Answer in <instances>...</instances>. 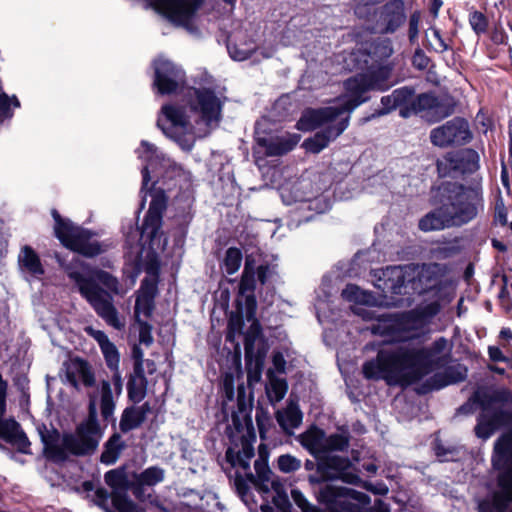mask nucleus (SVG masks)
<instances>
[{
  "instance_id": "obj_1",
  "label": "nucleus",
  "mask_w": 512,
  "mask_h": 512,
  "mask_svg": "<svg viewBox=\"0 0 512 512\" xmlns=\"http://www.w3.org/2000/svg\"><path fill=\"white\" fill-rule=\"evenodd\" d=\"M375 87L366 75H358L345 82L346 93L337 98L332 106L306 110L297 122V128L311 131L326 126V130L306 139L303 147L311 153H319L326 148L348 127L349 117L339 118L340 115L353 111L365 101L362 95Z\"/></svg>"
},
{
  "instance_id": "obj_2",
  "label": "nucleus",
  "mask_w": 512,
  "mask_h": 512,
  "mask_svg": "<svg viewBox=\"0 0 512 512\" xmlns=\"http://www.w3.org/2000/svg\"><path fill=\"white\" fill-rule=\"evenodd\" d=\"M97 397L100 398L103 417L108 418L112 414L114 404L110 384L103 381L98 394L91 397L88 419L79 424L74 433L60 434L57 430L46 427L39 429L47 458L61 462L70 456H87L96 451L102 438V432L96 420Z\"/></svg>"
},
{
  "instance_id": "obj_3",
  "label": "nucleus",
  "mask_w": 512,
  "mask_h": 512,
  "mask_svg": "<svg viewBox=\"0 0 512 512\" xmlns=\"http://www.w3.org/2000/svg\"><path fill=\"white\" fill-rule=\"evenodd\" d=\"M236 433L231 434L233 445L227 449L226 459L232 467L241 469L248 480L265 498H271L272 502L281 510H286L290 504L283 484L274 477L267 459L260 457L254 463L256 475L250 471V460L254 456V443L256 434L251 420L244 416L241 421L238 416L232 417Z\"/></svg>"
},
{
  "instance_id": "obj_4",
  "label": "nucleus",
  "mask_w": 512,
  "mask_h": 512,
  "mask_svg": "<svg viewBox=\"0 0 512 512\" xmlns=\"http://www.w3.org/2000/svg\"><path fill=\"white\" fill-rule=\"evenodd\" d=\"M143 161V190L151 197L148 212L142 225V236L155 242L162 226V216L167 207V197L161 188H155V182L174 179L182 174V169L170 158L160 154L148 142H142L136 150Z\"/></svg>"
},
{
  "instance_id": "obj_5",
  "label": "nucleus",
  "mask_w": 512,
  "mask_h": 512,
  "mask_svg": "<svg viewBox=\"0 0 512 512\" xmlns=\"http://www.w3.org/2000/svg\"><path fill=\"white\" fill-rule=\"evenodd\" d=\"M434 356L427 349L385 347L362 368L365 378L385 380L389 385H409L432 370Z\"/></svg>"
},
{
  "instance_id": "obj_6",
  "label": "nucleus",
  "mask_w": 512,
  "mask_h": 512,
  "mask_svg": "<svg viewBox=\"0 0 512 512\" xmlns=\"http://www.w3.org/2000/svg\"><path fill=\"white\" fill-rule=\"evenodd\" d=\"M57 260L96 313L111 326L117 329L123 327L124 324L119 320L111 302L112 295L120 294L118 280L105 271L97 270L88 275L82 274L77 268H83V263L76 257L70 263H66L60 257H57Z\"/></svg>"
},
{
  "instance_id": "obj_7",
  "label": "nucleus",
  "mask_w": 512,
  "mask_h": 512,
  "mask_svg": "<svg viewBox=\"0 0 512 512\" xmlns=\"http://www.w3.org/2000/svg\"><path fill=\"white\" fill-rule=\"evenodd\" d=\"M375 287L390 294L423 293L439 284L440 268L436 264L393 266L374 271Z\"/></svg>"
},
{
  "instance_id": "obj_8",
  "label": "nucleus",
  "mask_w": 512,
  "mask_h": 512,
  "mask_svg": "<svg viewBox=\"0 0 512 512\" xmlns=\"http://www.w3.org/2000/svg\"><path fill=\"white\" fill-rule=\"evenodd\" d=\"M492 463L500 471L498 490L479 504V512H505L512 503V433L496 442Z\"/></svg>"
},
{
  "instance_id": "obj_9",
  "label": "nucleus",
  "mask_w": 512,
  "mask_h": 512,
  "mask_svg": "<svg viewBox=\"0 0 512 512\" xmlns=\"http://www.w3.org/2000/svg\"><path fill=\"white\" fill-rule=\"evenodd\" d=\"M477 208L465 193L459 194L455 202L445 203L440 208L426 214L419 221V228L424 232L442 230L454 225H462L472 220Z\"/></svg>"
},
{
  "instance_id": "obj_10",
  "label": "nucleus",
  "mask_w": 512,
  "mask_h": 512,
  "mask_svg": "<svg viewBox=\"0 0 512 512\" xmlns=\"http://www.w3.org/2000/svg\"><path fill=\"white\" fill-rule=\"evenodd\" d=\"M52 215L56 221V236L65 247L88 257L101 252L99 243L93 239L90 231L62 220L56 211H53Z\"/></svg>"
},
{
  "instance_id": "obj_11",
  "label": "nucleus",
  "mask_w": 512,
  "mask_h": 512,
  "mask_svg": "<svg viewBox=\"0 0 512 512\" xmlns=\"http://www.w3.org/2000/svg\"><path fill=\"white\" fill-rule=\"evenodd\" d=\"M157 124L160 129L179 146L189 151L194 146L195 137L189 128L187 116L181 109L172 105H163L158 116Z\"/></svg>"
},
{
  "instance_id": "obj_12",
  "label": "nucleus",
  "mask_w": 512,
  "mask_h": 512,
  "mask_svg": "<svg viewBox=\"0 0 512 512\" xmlns=\"http://www.w3.org/2000/svg\"><path fill=\"white\" fill-rule=\"evenodd\" d=\"M188 96L191 110L199 115L206 126L203 133L217 126L221 116V102L214 93L207 89H189Z\"/></svg>"
},
{
  "instance_id": "obj_13",
  "label": "nucleus",
  "mask_w": 512,
  "mask_h": 512,
  "mask_svg": "<svg viewBox=\"0 0 512 512\" xmlns=\"http://www.w3.org/2000/svg\"><path fill=\"white\" fill-rule=\"evenodd\" d=\"M319 497L329 506H339L345 512H363L370 503L366 494L343 487L326 486L320 491Z\"/></svg>"
},
{
  "instance_id": "obj_14",
  "label": "nucleus",
  "mask_w": 512,
  "mask_h": 512,
  "mask_svg": "<svg viewBox=\"0 0 512 512\" xmlns=\"http://www.w3.org/2000/svg\"><path fill=\"white\" fill-rule=\"evenodd\" d=\"M299 441L316 458H321L327 452L342 451L349 443L345 435L333 434L326 437L322 430L315 427L301 434Z\"/></svg>"
},
{
  "instance_id": "obj_15",
  "label": "nucleus",
  "mask_w": 512,
  "mask_h": 512,
  "mask_svg": "<svg viewBox=\"0 0 512 512\" xmlns=\"http://www.w3.org/2000/svg\"><path fill=\"white\" fill-rule=\"evenodd\" d=\"M154 83L161 94L177 93L184 87L185 73L181 67L170 60L158 58L155 62Z\"/></svg>"
},
{
  "instance_id": "obj_16",
  "label": "nucleus",
  "mask_w": 512,
  "mask_h": 512,
  "mask_svg": "<svg viewBox=\"0 0 512 512\" xmlns=\"http://www.w3.org/2000/svg\"><path fill=\"white\" fill-rule=\"evenodd\" d=\"M430 138L434 145L444 147L468 142L471 138V132L467 121L456 118L433 129Z\"/></svg>"
},
{
  "instance_id": "obj_17",
  "label": "nucleus",
  "mask_w": 512,
  "mask_h": 512,
  "mask_svg": "<svg viewBox=\"0 0 512 512\" xmlns=\"http://www.w3.org/2000/svg\"><path fill=\"white\" fill-rule=\"evenodd\" d=\"M105 481L111 489L112 505L118 512H128V473L124 467L105 474Z\"/></svg>"
},
{
  "instance_id": "obj_18",
  "label": "nucleus",
  "mask_w": 512,
  "mask_h": 512,
  "mask_svg": "<svg viewBox=\"0 0 512 512\" xmlns=\"http://www.w3.org/2000/svg\"><path fill=\"white\" fill-rule=\"evenodd\" d=\"M156 8L172 22L180 25L186 24L197 7L198 0H156Z\"/></svg>"
},
{
  "instance_id": "obj_19",
  "label": "nucleus",
  "mask_w": 512,
  "mask_h": 512,
  "mask_svg": "<svg viewBox=\"0 0 512 512\" xmlns=\"http://www.w3.org/2000/svg\"><path fill=\"white\" fill-rule=\"evenodd\" d=\"M318 470L328 479H341L347 483H357L360 479L352 472H347L351 463L348 458L328 456L319 458Z\"/></svg>"
},
{
  "instance_id": "obj_20",
  "label": "nucleus",
  "mask_w": 512,
  "mask_h": 512,
  "mask_svg": "<svg viewBox=\"0 0 512 512\" xmlns=\"http://www.w3.org/2000/svg\"><path fill=\"white\" fill-rule=\"evenodd\" d=\"M134 362V373L135 376L130 381V400L139 401L142 400L146 393L147 381L145 378L144 364L146 365L147 371L151 373L154 370V364L149 360H143V355L138 348L133 350Z\"/></svg>"
},
{
  "instance_id": "obj_21",
  "label": "nucleus",
  "mask_w": 512,
  "mask_h": 512,
  "mask_svg": "<svg viewBox=\"0 0 512 512\" xmlns=\"http://www.w3.org/2000/svg\"><path fill=\"white\" fill-rule=\"evenodd\" d=\"M157 293L156 279L144 280L135 303V317L140 322L141 317L148 318L154 307V298Z\"/></svg>"
},
{
  "instance_id": "obj_22",
  "label": "nucleus",
  "mask_w": 512,
  "mask_h": 512,
  "mask_svg": "<svg viewBox=\"0 0 512 512\" xmlns=\"http://www.w3.org/2000/svg\"><path fill=\"white\" fill-rule=\"evenodd\" d=\"M18 267L27 279H41L45 273L40 257L28 245L23 246L18 254Z\"/></svg>"
},
{
  "instance_id": "obj_23",
  "label": "nucleus",
  "mask_w": 512,
  "mask_h": 512,
  "mask_svg": "<svg viewBox=\"0 0 512 512\" xmlns=\"http://www.w3.org/2000/svg\"><path fill=\"white\" fill-rule=\"evenodd\" d=\"M412 110L431 118H444L449 114L439 100L428 93L420 94L413 100Z\"/></svg>"
},
{
  "instance_id": "obj_24",
  "label": "nucleus",
  "mask_w": 512,
  "mask_h": 512,
  "mask_svg": "<svg viewBox=\"0 0 512 512\" xmlns=\"http://www.w3.org/2000/svg\"><path fill=\"white\" fill-rule=\"evenodd\" d=\"M300 136L297 134L286 133L281 136L270 139H259L258 143L266 148V154L269 156H278L291 151L299 142Z\"/></svg>"
},
{
  "instance_id": "obj_25",
  "label": "nucleus",
  "mask_w": 512,
  "mask_h": 512,
  "mask_svg": "<svg viewBox=\"0 0 512 512\" xmlns=\"http://www.w3.org/2000/svg\"><path fill=\"white\" fill-rule=\"evenodd\" d=\"M276 419L285 432L291 433L301 424L302 413L295 403L290 402L285 409L277 411Z\"/></svg>"
},
{
  "instance_id": "obj_26",
  "label": "nucleus",
  "mask_w": 512,
  "mask_h": 512,
  "mask_svg": "<svg viewBox=\"0 0 512 512\" xmlns=\"http://www.w3.org/2000/svg\"><path fill=\"white\" fill-rule=\"evenodd\" d=\"M67 378L75 387H77L78 382H82L85 386H91L94 383V376L89 365L82 360H75L69 365Z\"/></svg>"
},
{
  "instance_id": "obj_27",
  "label": "nucleus",
  "mask_w": 512,
  "mask_h": 512,
  "mask_svg": "<svg viewBox=\"0 0 512 512\" xmlns=\"http://www.w3.org/2000/svg\"><path fill=\"white\" fill-rule=\"evenodd\" d=\"M124 449L125 443L118 434H114L105 446L101 461L108 465L115 463Z\"/></svg>"
},
{
  "instance_id": "obj_28",
  "label": "nucleus",
  "mask_w": 512,
  "mask_h": 512,
  "mask_svg": "<svg viewBox=\"0 0 512 512\" xmlns=\"http://www.w3.org/2000/svg\"><path fill=\"white\" fill-rule=\"evenodd\" d=\"M342 297L349 302L364 304V305H375L376 301L374 297L360 289L356 285H347L346 288L342 291Z\"/></svg>"
},
{
  "instance_id": "obj_29",
  "label": "nucleus",
  "mask_w": 512,
  "mask_h": 512,
  "mask_svg": "<svg viewBox=\"0 0 512 512\" xmlns=\"http://www.w3.org/2000/svg\"><path fill=\"white\" fill-rule=\"evenodd\" d=\"M467 376V370L461 365H455L450 367L446 371V378L440 382H435L430 386V389H440L446 385L457 383L462 381Z\"/></svg>"
},
{
  "instance_id": "obj_30",
  "label": "nucleus",
  "mask_w": 512,
  "mask_h": 512,
  "mask_svg": "<svg viewBox=\"0 0 512 512\" xmlns=\"http://www.w3.org/2000/svg\"><path fill=\"white\" fill-rule=\"evenodd\" d=\"M287 383L282 378L270 377L267 395L272 402L281 401L287 393Z\"/></svg>"
},
{
  "instance_id": "obj_31",
  "label": "nucleus",
  "mask_w": 512,
  "mask_h": 512,
  "mask_svg": "<svg viewBox=\"0 0 512 512\" xmlns=\"http://www.w3.org/2000/svg\"><path fill=\"white\" fill-rule=\"evenodd\" d=\"M242 262V253L238 248L231 247L226 251L224 268L228 274L236 273Z\"/></svg>"
},
{
  "instance_id": "obj_32",
  "label": "nucleus",
  "mask_w": 512,
  "mask_h": 512,
  "mask_svg": "<svg viewBox=\"0 0 512 512\" xmlns=\"http://www.w3.org/2000/svg\"><path fill=\"white\" fill-rule=\"evenodd\" d=\"M141 485L153 486L164 479V471L158 467H150L136 477Z\"/></svg>"
},
{
  "instance_id": "obj_33",
  "label": "nucleus",
  "mask_w": 512,
  "mask_h": 512,
  "mask_svg": "<svg viewBox=\"0 0 512 512\" xmlns=\"http://www.w3.org/2000/svg\"><path fill=\"white\" fill-rule=\"evenodd\" d=\"M469 23L476 34H483L487 31L488 20L486 16L479 11H472L470 13Z\"/></svg>"
},
{
  "instance_id": "obj_34",
  "label": "nucleus",
  "mask_w": 512,
  "mask_h": 512,
  "mask_svg": "<svg viewBox=\"0 0 512 512\" xmlns=\"http://www.w3.org/2000/svg\"><path fill=\"white\" fill-rule=\"evenodd\" d=\"M278 467L284 473L294 472L301 467V461L289 454L281 455L278 458Z\"/></svg>"
},
{
  "instance_id": "obj_35",
  "label": "nucleus",
  "mask_w": 512,
  "mask_h": 512,
  "mask_svg": "<svg viewBox=\"0 0 512 512\" xmlns=\"http://www.w3.org/2000/svg\"><path fill=\"white\" fill-rule=\"evenodd\" d=\"M13 104L14 107H19L20 103L18 99L13 96L9 98L5 93L0 94V123H2L6 118L11 117L9 106Z\"/></svg>"
},
{
  "instance_id": "obj_36",
  "label": "nucleus",
  "mask_w": 512,
  "mask_h": 512,
  "mask_svg": "<svg viewBox=\"0 0 512 512\" xmlns=\"http://www.w3.org/2000/svg\"><path fill=\"white\" fill-rule=\"evenodd\" d=\"M102 353L105 357V360L107 362V365L113 369L117 370L119 365V354L118 351L113 343H110L107 345V347L103 348Z\"/></svg>"
},
{
  "instance_id": "obj_37",
  "label": "nucleus",
  "mask_w": 512,
  "mask_h": 512,
  "mask_svg": "<svg viewBox=\"0 0 512 512\" xmlns=\"http://www.w3.org/2000/svg\"><path fill=\"white\" fill-rule=\"evenodd\" d=\"M495 429L496 426L493 423L486 421L483 417L479 420L475 431L478 437L487 439L493 434Z\"/></svg>"
},
{
  "instance_id": "obj_38",
  "label": "nucleus",
  "mask_w": 512,
  "mask_h": 512,
  "mask_svg": "<svg viewBox=\"0 0 512 512\" xmlns=\"http://www.w3.org/2000/svg\"><path fill=\"white\" fill-rule=\"evenodd\" d=\"M11 440L18 447L19 451L25 454L30 453V441L23 431L17 429L12 435Z\"/></svg>"
},
{
  "instance_id": "obj_39",
  "label": "nucleus",
  "mask_w": 512,
  "mask_h": 512,
  "mask_svg": "<svg viewBox=\"0 0 512 512\" xmlns=\"http://www.w3.org/2000/svg\"><path fill=\"white\" fill-rule=\"evenodd\" d=\"M291 496L294 502L303 512H319L317 508L311 506L304 495L299 490H292Z\"/></svg>"
},
{
  "instance_id": "obj_40",
  "label": "nucleus",
  "mask_w": 512,
  "mask_h": 512,
  "mask_svg": "<svg viewBox=\"0 0 512 512\" xmlns=\"http://www.w3.org/2000/svg\"><path fill=\"white\" fill-rule=\"evenodd\" d=\"M228 51L234 60L243 61L250 56L251 52L253 51V47L239 49L236 45L228 44Z\"/></svg>"
},
{
  "instance_id": "obj_41",
  "label": "nucleus",
  "mask_w": 512,
  "mask_h": 512,
  "mask_svg": "<svg viewBox=\"0 0 512 512\" xmlns=\"http://www.w3.org/2000/svg\"><path fill=\"white\" fill-rule=\"evenodd\" d=\"M146 416L145 404L133 409H130V429L138 426Z\"/></svg>"
},
{
  "instance_id": "obj_42",
  "label": "nucleus",
  "mask_w": 512,
  "mask_h": 512,
  "mask_svg": "<svg viewBox=\"0 0 512 512\" xmlns=\"http://www.w3.org/2000/svg\"><path fill=\"white\" fill-rule=\"evenodd\" d=\"M249 483L251 482L248 480L247 476L244 473L242 475L241 472H236L234 484L241 497L246 496L249 490Z\"/></svg>"
},
{
  "instance_id": "obj_43",
  "label": "nucleus",
  "mask_w": 512,
  "mask_h": 512,
  "mask_svg": "<svg viewBox=\"0 0 512 512\" xmlns=\"http://www.w3.org/2000/svg\"><path fill=\"white\" fill-rule=\"evenodd\" d=\"M85 331L98 342L101 350L111 343L107 335L101 330L94 329L93 327H86Z\"/></svg>"
},
{
  "instance_id": "obj_44",
  "label": "nucleus",
  "mask_w": 512,
  "mask_h": 512,
  "mask_svg": "<svg viewBox=\"0 0 512 512\" xmlns=\"http://www.w3.org/2000/svg\"><path fill=\"white\" fill-rule=\"evenodd\" d=\"M138 323L140 325V330H139L140 342L145 345H150L153 341V337L151 334V326L148 325L146 322H143L142 320H140V322H138Z\"/></svg>"
},
{
  "instance_id": "obj_45",
  "label": "nucleus",
  "mask_w": 512,
  "mask_h": 512,
  "mask_svg": "<svg viewBox=\"0 0 512 512\" xmlns=\"http://www.w3.org/2000/svg\"><path fill=\"white\" fill-rule=\"evenodd\" d=\"M234 376L230 373L225 374L223 378V389L228 400H232L234 397Z\"/></svg>"
},
{
  "instance_id": "obj_46",
  "label": "nucleus",
  "mask_w": 512,
  "mask_h": 512,
  "mask_svg": "<svg viewBox=\"0 0 512 512\" xmlns=\"http://www.w3.org/2000/svg\"><path fill=\"white\" fill-rule=\"evenodd\" d=\"M8 384L3 380L0 375V418L5 414L6 411V392Z\"/></svg>"
},
{
  "instance_id": "obj_47",
  "label": "nucleus",
  "mask_w": 512,
  "mask_h": 512,
  "mask_svg": "<svg viewBox=\"0 0 512 512\" xmlns=\"http://www.w3.org/2000/svg\"><path fill=\"white\" fill-rule=\"evenodd\" d=\"M495 219L502 225H505L507 222V213L502 203L496 206Z\"/></svg>"
},
{
  "instance_id": "obj_48",
  "label": "nucleus",
  "mask_w": 512,
  "mask_h": 512,
  "mask_svg": "<svg viewBox=\"0 0 512 512\" xmlns=\"http://www.w3.org/2000/svg\"><path fill=\"white\" fill-rule=\"evenodd\" d=\"M413 63L415 66H417L420 69L426 68L428 65V59L423 53L416 52L413 57Z\"/></svg>"
},
{
  "instance_id": "obj_49",
  "label": "nucleus",
  "mask_w": 512,
  "mask_h": 512,
  "mask_svg": "<svg viewBox=\"0 0 512 512\" xmlns=\"http://www.w3.org/2000/svg\"><path fill=\"white\" fill-rule=\"evenodd\" d=\"M489 356L494 361H504L506 358L503 356L500 348L498 347H489Z\"/></svg>"
},
{
  "instance_id": "obj_50",
  "label": "nucleus",
  "mask_w": 512,
  "mask_h": 512,
  "mask_svg": "<svg viewBox=\"0 0 512 512\" xmlns=\"http://www.w3.org/2000/svg\"><path fill=\"white\" fill-rule=\"evenodd\" d=\"M273 362L279 371H282L284 369L285 362L281 354L274 355Z\"/></svg>"
},
{
  "instance_id": "obj_51",
  "label": "nucleus",
  "mask_w": 512,
  "mask_h": 512,
  "mask_svg": "<svg viewBox=\"0 0 512 512\" xmlns=\"http://www.w3.org/2000/svg\"><path fill=\"white\" fill-rule=\"evenodd\" d=\"M120 427L124 432L128 429V408L123 410Z\"/></svg>"
},
{
  "instance_id": "obj_52",
  "label": "nucleus",
  "mask_w": 512,
  "mask_h": 512,
  "mask_svg": "<svg viewBox=\"0 0 512 512\" xmlns=\"http://www.w3.org/2000/svg\"><path fill=\"white\" fill-rule=\"evenodd\" d=\"M96 495L100 505H104V503L108 500V494L103 489H98Z\"/></svg>"
},
{
  "instance_id": "obj_53",
  "label": "nucleus",
  "mask_w": 512,
  "mask_h": 512,
  "mask_svg": "<svg viewBox=\"0 0 512 512\" xmlns=\"http://www.w3.org/2000/svg\"><path fill=\"white\" fill-rule=\"evenodd\" d=\"M448 345V342L447 340L445 339H440L438 340L436 343H435V347L437 349V351H441V350H444Z\"/></svg>"
},
{
  "instance_id": "obj_54",
  "label": "nucleus",
  "mask_w": 512,
  "mask_h": 512,
  "mask_svg": "<svg viewBox=\"0 0 512 512\" xmlns=\"http://www.w3.org/2000/svg\"><path fill=\"white\" fill-rule=\"evenodd\" d=\"M251 330H252V333H253L254 337L259 335V333H260V325H259V323L256 320H253L252 325H251Z\"/></svg>"
},
{
  "instance_id": "obj_55",
  "label": "nucleus",
  "mask_w": 512,
  "mask_h": 512,
  "mask_svg": "<svg viewBox=\"0 0 512 512\" xmlns=\"http://www.w3.org/2000/svg\"><path fill=\"white\" fill-rule=\"evenodd\" d=\"M393 98V101H394V105H396V103L398 102L399 98H400V92L399 91H395L392 96H388L386 98H383L382 101H390V99Z\"/></svg>"
},
{
  "instance_id": "obj_56",
  "label": "nucleus",
  "mask_w": 512,
  "mask_h": 512,
  "mask_svg": "<svg viewBox=\"0 0 512 512\" xmlns=\"http://www.w3.org/2000/svg\"><path fill=\"white\" fill-rule=\"evenodd\" d=\"M500 336L503 339H512V332L510 329H502L500 332Z\"/></svg>"
},
{
  "instance_id": "obj_57",
  "label": "nucleus",
  "mask_w": 512,
  "mask_h": 512,
  "mask_svg": "<svg viewBox=\"0 0 512 512\" xmlns=\"http://www.w3.org/2000/svg\"><path fill=\"white\" fill-rule=\"evenodd\" d=\"M248 281V275H247V271L245 270L244 273H243V276H242V280H241V285H240V289L243 290L246 283Z\"/></svg>"
},
{
  "instance_id": "obj_58",
  "label": "nucleus",
  "mask_w": 512,
  "mask_h": 512,
  "mask_svg": "<svg viewBox=\"0 0 512 512\" xmlns=\"http://www.w3.org/2000/svg\"><path fill=\"white\" fill-rule=\"evenodd\" d=\"M365 469L370 473H375L377 470V467L374 464H369L365 466Z\"/></svg>"
},
{
  "instance_id": "obj_59",
  "label": "nucleus",
  "mask_w": 512,
  "mask_h": 512,
  "mask_svg": "<svg viewBox=\"0 0 512 512\" xmlns=\"http://www.w3.org/2000/svg\"><path fill=\"white\" fill-rule=\"evenodd\" d=\"M261 511L262 512H273V509L269 505H262L261 506Z\"/></svg>"
},
{
  "instance_id": "obj_60",
  "label": "nucleus",
  "mask_w": 512,
  "mask_h": 512,
  "mask_svg": "<svg viewBox=\"0 0 512 512\" xmlns=\"http://www.w3.org/2000/svg\"><path fill=\"white\" fill-rule=\"evenodd\" d=\"M252 345V339L250 336H247L246 338V343H245V348L246 350Z\"/></svg>"
},
{
  "instance_id": "obj_61",
  "label": "nucleus",
  "mask_w": 512,
  "mask_h": 512,
  "mask_svg": "<svg viewBox=\"0 0 512 512\" xmlns=\"http://www.w3.org/2000/svg\"><path fill=\"white\" fill-rule=\"evenodd\" d=\"M238 393H239V396H241L245 393V388L243 385L238 386Z\"/></svg>"
},
{
  "instance_id": "obj_62",
  "label": "nucleus",
  "mask_w": 512,
  "mask_h": 512,
  "mask_svg": "<svg viewBox=\"0 0 512 512\" xmlns=\"http://www.w3.org/2000/svg\"><path fill=\"white\" fill-rule=\"evenodd\" d=\"M493 244L496 248L500 249V250H503L504 247L502 244L498 243L497 241H493Z\"/></svg>"
},
{
  "instance_id": "obj_63",
  "label": "nucleus",
  "mask_w": 512,
  "mask_h": 512,
  "mask_svg": "<svg viewBox=\"0 0 512 512\" xmlns=\"http://www.w3.org/2000/svg\"><path fill=\"white\" fill-rule=\"evenodd\" d=\"M502 179H503V183L505 185H507V178H506V172L505 171H503V173H502Z\"/></svg>"
},
{
  "instance_id": "obj_64",
  "label": "nucleus",
  "mask_w": 512,
  "mask_h": 512,
  "mask_svg": "<svg viewBox=\"0 0 512 512\" xmlns=\"http://www.w3.org/2000/svg\"><path fill=\"white\" fill-rule=\"evenodd\" d=\"M84 486H85V489H86V490H90V489L92 488V484H91V483H89V482H86V483L84 484Z\"/></svg>"
}]
</instances>
